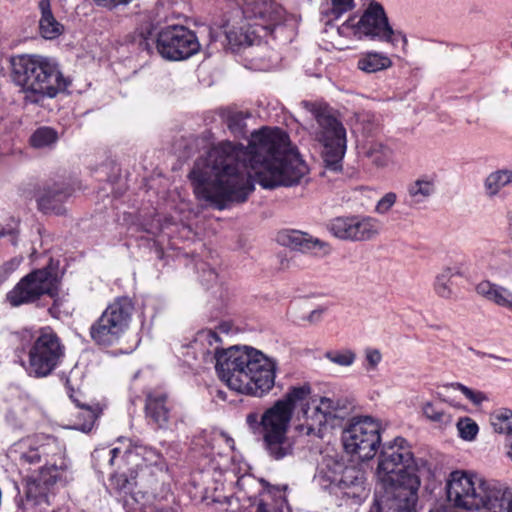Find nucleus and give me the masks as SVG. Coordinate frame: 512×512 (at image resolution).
I'll return each instance as SVG.
<instances>
[{
    "label": "nucleus",
    "mask_w": 512,
    "mask_h": 512,
    "mask_svg": "<svg viewBox=\"0 0 512 512\" xmlns=\"http://www.w3.org/2000/svg\"><path fill=\"white\" fill-rule=\"evenodd\" d=\"M381 230L380 220L367 215L336 217L329 224V231L336 238L352 242L373 240Z\"/></svg>",
    "instance_id": "17"
},
{
    "label": "nucleus",
    "mask_w": 512,
    "mask_h": 512,
    "mask_svg": "<svg viewBox=\"0 0 512 512\" xmlns=\"http://www.w3.org/2000/svg\"><path fill=\"white\" fill-rule=\"evenodd\" d=\"M72 194L71 189L64 185L55 184L48 188L38 200V206L44 213L63 214V202Z\"/></svg>",
    "instance_id": "20"
},
{
    "label": "nucleus",
    "mask_w": 512,
    "mask_h": 512,
    "mask_svg": "<svg viewBox=\"0 0 512 512\" xmlns=\"http://www.w3.org/2000/svg\"><path fill=\"white\" fill-rule=\"evenodd\" d=\"M435 192V183L428 178L417 179L409 185L408 194L413 203L425 202Z\"/></svg>",
    "instance_id": "28"
},
{
    "label": "nucleus",
    "mask_w": 512,
    "mask_h": 512,
    "mask_svg": "<svg viewBox=\"0 0 512 512\" xmlns=\"http://www.w3.org/2000/svg\"><path fill=\"white\" fill-rule=\"evenodd\" d=\"M314 481L346 504H360L368 496L364 472L332 456L323 458Z\"/></svg>",
    "instance_id": "6"
},
{
    "label": "nucleus",
    "mask_w": 512,
    "mask_h": 512,
    "mask_svg": "<svg viewBox=\"0 0 512 512\" xmlns=\"http://www.w3.org/2000/svg\"><path fill=\"white\" fill-rule=\"evenodd\" d=\"M483 498L481 510L484 512H512V487L490 479Z\"/></svg>",
    "instance_id": "19"
},
{
    "label": "nucleus",
    "mask_w": 512,
    "mask_h": 512,
    "mask_svg": "<svg viewBox=\"0 0 512 512\" xmlns=\"http://www.w3.org/2000/svg\"><path fill=\"white\" fill-rule=\"evenodd\" d=\"M58 274L47 266L36 269L24 276L16 286L8 292L6 299L13 307L32 303L42 295L54 297L58 289Z\"/></svg>",
    "instance_id": "14"
},
{
    "label": "nucleus",
    "mask_w": 512,
    "mask_h": 512,
    "mask_svg": "<svg viewBox=\"0 0 512 512\" xmlns=\"http://www.w3.org/2000/svg\"><path fill=\"white\" fill-rule=\"evenodd\" d=\"M10 455L21 465L45 462L37 473L27 477L25 495L28 505L47 512L54 485H66L73 480L65 445L53 436L35 435L15 443Z\"/></svg>",
    "instance_id": "4"
},
{
    "label": "nucleus",
    "mask_w": 512,
    "mask_h": 512,
    "mask_svg": "<svg viewBox=\"0 0 512 512\" xmlns=\"http://www.w3.org/2000/svg\"><path fill=\"white\" fill-rule=\"evenodd\" d=\"M111 485L118 491L128 493L133 490V487L136 485V482L134 480L128 479L127 476L124 474H119L112 476Z\"/></svg>",
    "instance_id": "41"
},
{
    "label": "nucleus",
    "mask_w": 512,
    "mask_h": 512,
    "mask_svg": "<svg viewBox=\"0 0 512 512\" xmlns=\"http://www.w3.org/2000/svg\"><path fill=\"white\" fill-rule=\"evenodd\" d=\"M364 155L378 168L387 167L393 159V151L381 142H370L365 146Z\"/></svg>",
    "instance_id": "26"
},
{
    "label": "nucleus",
    "mask_w": 512,
    "mask_h": 512,
    "mask_svg": "<svg viewBox=\"0 0 512 512\" xmlns=\"http://www.w3.org/2000/svg\"><path fill=\"white\" fill-rule=\"evenodd\" d=\"M230 329H231V326L229 323H221L218 327H217V330L218 331H215L218 335L219 333H224V334H229L230 332Z\"/></svg>",
    "instance_id": "50"
},
{
    "label": "nucleus",
    "mask_w": 512,
    "mask_h": 512,
    "mask_svg": "<svg viewBox=\"0 0 512 512\" xmlns=\"http://www.w3.org/2000/svg\"><path fill=\"white\" fill-rule=\"evenodd\" d=\"M308 166L288 134L280 128L263 127L251 134L248 146L221 142L198 158L189 173L197 199L219 210L243 203L254 190L300 183Z\"/></svg>",
    "instance_id": "1"
},
{
    "label": "nucleus",
    "mask_w": 512,
    "mask_h": 512,
    "mask_svg": "<svg viewBox=\"0 0 512 512\" xmlns=\"http://www.w3.org/2000/svg\"><path fill=\"white\" fill-rule=\"evenodd\" d=\"M366 361L368 362L367 370H374L382 360L381 352L378 349L367 348L365 350Z\"/></svg>",
    "instance_id": "45"
},
{
    "label": "nucleus",
    "mask_w": 512,
    "mask_h": 512,
    "mask_svg": "<svg viewBox=\"0 0 512 512\" xmlns=\"http://www.w3.org/2000/svg\"><path fill=\"white\" fill-rule=\"evenodd\" d=\"M53 305L49 308V312L53 317L59 318L61 314H68L70 306L68 305V301L65 297L57 296V291H55Z\"/></svg>",
    "instance_id": "40"
},
{
    "label": "nucleus",
    "mask_w": 512,
    "mask_h": 512,
    "mask_svg": "<svg viewBox=\"0 0 512 512\" xmlns=\"http://www.w3.org/2000/svg\"><path fill=\"white\" fill-rule=\"evenodd\" d=\"M331 14L334 19H338L343 13L351 10L354 6V0H331Z\"/></svg>",
    "instance_id": "43"
},
{
    "label": "nucleus",
    "mask_w": 512,
    "mask_h": 512,
    "mask_svg": "<svg viewBox=\"0 0 512 512\" xmlns=\"http://www.w3.org/2000/svg\"><path fill=\"white\" fill-rule=\"evenodd\" d=\"M457 429L462 439L471 441L478 433V425L472 419L465 417L457 422Z\"/></svg>",
    "instance_id": "35"
},
{
    "label": "nucleus",
    "mask_w": 512,
    "mask_h": 512,
    "mask_svg": "<svg viewBox=\"0 0 512 512\" xmlns=\"http://www.w3.org/2000/svg\"><path fill=\"white\" fill-rule=\"evenodd\" d=\"M166 400V394L160 392L150 393L146 398V416L158 428L166 427L169 421V408L166 405Z\"/></svg>",
    "instance_id": "22"
},
{
    "label": "nucleus",
    "mask_w": 512,
    "mask_h": 512,
    "mask_svg": "<svg viewBox=\"0 0 512 512\" xmlns=\"http://www.w3.org/2000/svg\"><path fill=\"white\" fill-rule=\"evenodd\" d=\"M120 452H121L120 449L117 447L112 448V449L100 448V449L94 450V452L92 453V457L94 459H107L109 465L112 466L114 464L116 457L118 456V454Z\"/></svg>",
    "instance_id": "44"
},
{
    "label": "nucleus",
    "mask_w": 512,
    "mask_h": 512,
    "mask_svg": "<svg viewBox=\"0 0 512 512\" xmlns=\"http://www.w3.org/2000/svg\"><path fill=\"white\" fill-rule=\"evenodd\" d=\"M132 0H94L98 6H102L108 9L116 8L120 5H127Z\"/></svg>",
    "instance_id": "47"
},
{
    "label": "nucleus",
    "mask_w": 512,
    "mask_h": 512,
    "mask_svg": "<svg viewBox=\"0 0 512 512\" xmlns=\"http://www.w3.org/2000/svg\"><path fill=\"white\" fill-rule=\"evenodd\" d=\"M476 292L487 301L512 311V292L507 288L490 281H481L476 286Z\"/></svg>",
    "instance_id": "23"
},
{
    "label": "nucleus",
    "mask_w": 512,
    "mask_h": 512,
    "mask_svg": "<svg viewBox=\"0 0 512 512\" xmlns=\"http://www.w3.org/2000/svg\"><path fill=\"white\" fill-rule=\"evenodd\" d=\"M325 357L332 363L339 366L348 367L351 366L356 358L355 353L352 350H333L325 353Z\"/></svg>",
    "instance_id": "34"
},
{
    "label": "nucleus",
    "mask_w": 512,
    "mask_h": 512,
    "mask_svg": "<svg viewBox=\"0 0 512 512\" xmlns=\"http://www.w3.org/2000/svg\"><path fill=\"white\" fill-rule=\"evenodd\" d=\"M73 401L79 408H81V411L79 412V417L84 419V422L82 424H77L75 428L82 432H90L98 417L97 410L89 405L80 404L76 399H73Z\"/></svg>",
    "instance_id": "33"
},
{
    "label": "nucleus",
    "mask_w": 512,
    "mask_h": 512,
    "mask_svg": "<svg viewBox=\"0 0 512 512\" xmlns=\"http://www.w3.org/2000/svg\"><path fill=\"white\" fill-rule=\"evenodd\" d=\"M397 201V195L394 192L386 193L376 204L375 212L384 215L390 211Z\"/></svg>",
    "instance_id": "39"
},
{
    "label": "nucleus",
    "mask_w": 512,
    "mask_h": 512,
    "mask_svg": "<svg viewBox=\"0 0 512 512\" xmlns=\"http://www.w3.org/2000/svg\"><path fill=\"white\" fill-rule=\"evenodd\" d=\"M133 310L130 298H116L91 325V339L95 344L105 347L118 342L129 327Z\"/></svg>",
    "instance_id": "10"
},
{
    "label": "nucleus",
    "mask_w": 512,
    "mask_h": 512,
    "mask_svg": "<svg viewBox=\"0 0 512 512\" xmlns=\"http://www.w3.org/2000/svg\"><path fill=\"white\" fill-rule=\"evenodd\" d=\"M226 124L229 130L234 134H240L245 127L244 117L241 112L229 111L226 116Z\"/></svg>",
    "instance_id": "37"
},
{
    "label": "nucleus",
    "mask_w": 512,
    "mask_h": 512,
    "mask_svg": "<svg viewBox=\"0 0 512 512\" xmlns=\"http://www.w3.org/2000/svg\"><path fill=\"white\" fill-rule=\"evenodd\" d=\"M143 512H175V511L171 508H161V509H155V510L143 511Z\"/></svg>",
    "instance_id": "54"
},
{
    "label": "nucleus",
    "mask_w": 512,
    "mask_h": 512,
    "mask_svg": "<svg viewBox=\"0 0 512 512\" xmlns=\"http://www.w3.org/2000/svg\"><path fill=\"white\" fill-rule=\"evenodd\" d=\"M261 483L263 485V491L260 494L261 499L256 512H270L269 507L282 512L284 505L287 503L285 495L287 486H271L263 480Z\"/></svg>",
    "instance_id": "24"
},
{
    "label": "nucleus",
    "mask_w": 512,
    "mask_h": 512,
    "mask_svg": "<svg viewBox=\"0 0 512 512\" xmlns=\"http://www.w3.org/2000/svg\"><path fill=\"white\" fill-rule=\"evenodd\" d=\"M310 398L309 384L292 386L262 414L263 447L270 458L282 460L293 454L294 441L287 436V432L297 406H300V411L296 430L308 436L321 437L323 427L337 417L336 413L340 408L338 401L328 397L310 401Z\"/></svg>",
    "instance_id": "2"
},
{
    "label": "nucleus",
    "mask_w": 512,
    "mask_h": 512,
    "mask_svg": "<svg viewBox=\"0 0 512 512\" xmlns=\"http://www.w3.org/2000/svg\"><path fill=\"white\" fill-rule=\"evenodd\" d=\"M242 12L251 21L240 28V33L230 30L226 34L229 48L258 45L272 34L283 20V9L271 0H243Z\"/></svg>",
    "instance_id": "7"
},
{
    "label": "nucleus",
    "mask_w": 512,
    "mask_h": 512,
    "mask_svg": "<svg viewBox=\"0 0 512 512\" xmlns=\"http://www.w3.org/2000/svg\"><path fill=\"white\" fill-rule=\"evenodd\" d=\"M38 9L40 11V35L47 40L58 38L63 33L64 26L54 17L50 0H40Z\"/></svg>",
    "instance_id": "21"
},
{
    "label": "nucleus",
    "mask_w": 512,
    "mask_h": 512,
    "mask_svg": "<svg viewBox=\"0 0 512 512\" xmlns=\"http://www.w3.org/2000/svg\"><path fill=\"white\" fill-rule=\"evenodd\" d=\"M129 456L140 457L143 464L137 466H154L159 471L163 472L167 469V464L163 456L154 448L148 446H135L134 450L128 452Z\"/></svg>",
    "instance_id": "27"
},
{
    "label": "nucleus",
    "mask_w": 512,
    "mask_h": 512,
    "mask_svg": "<svg viewBox=\"0 0 512 512\" xmlns=\"http://www.w3.org/2000/svg\"><path fill=\"white\" fill-rule=\"evenodd\" d=\"M510 46H511V48H512V40H511Z\"/></svg>",
    "instance_id": "58"
},
{
    "label": "nucleus",
    "mask_w": 512,
    "mask_h": 512,
    "mask_svg": "<svg viewBox=\"0 0 512 512\" xmlns=\"http://www.w3.org/2000/svg\"><path fill=\"white\" fill-rule=\"evenodd\" d=\"M411 447L402 437L384 443L376 476L380 491L369 512H413L420 479Z\"/></svg>",
    "instance_id": "5"
},
{
    "label": "nucleus",
    "mask_w": 512,
    "mask_h": 512,
    "mask_svg": "<svg viewBox=\"0 0 512 512\" xmlns=\"http://www.w3.org/2000/svg\"><path fill=\"white\" fill-rule=\"evenodd\" d=\"M157 50L169 61H183L200 50L196 34L183 25H170L157 35Z\"/></svg>",
    "instance_id": "16"
},
{
    "label": "nucleus",
    "mask_w": 512,
    "mask_h": 512,
    "mask_svg": "<svg viewBox=\"0 0 512 512\" xmlns=\"http://www.w3.org/2000/svg\"><path fill=\"white\" fill-rule=\"evenodd\" d=\"M10 64H50L45 57L36 54H19L10 58Z\"/></svg>",
    "instance_id": "38"
},
{
    "label": "nucleus",
    "mask_w": 512,
    "mask_h": 512,
    "mask_svg": "<svg viewBox=\"0 0 512 512\" xmlns=\"http://www.w3.org/2000/svg\"><path fill=\"white\" fill-rule=\"evenodd\" d=\"M508 220H509V236L512 240V212L509 213Z\"/></svg>",
    "instance_id": "55"
},
{
    "label": "nucleus",
    "mask_w": 512,
    "mask_h": 512,
    "mask_svg": "<svg viewBox=\"0 0 512 512\" xmlns=\"http://www.w3.org/2000/svg\"><path fill=\"white\" fill-rule=\"evenodd\" d=\"M423 414L430 421L438 424L440 427L451 424L452 417L446 413L438 404L427 402L422 407Z\"/></svg>",
    "instance_id": "32"
},
{
    "label": "nucleus",
    "mask_w": 512,
    "mask_h": 512,
    "mask_svg": "<svg viewBox=\"0 0 512 512\" xmlns=\"http://www.w3.org/2000/svg\"><path fill=\"white\" fill-rule=\"evenodd\" d=\"M512 182V171L497 170L488 175L484 186L486 194L490 197L495 196L499 191Z\"/></svg>",
    "instance_id": "29"
},
{
    "label": "nucleus",
    "mask_w": 512,
    "mask_h": 512,
    "mask_svg": "<svg viewBox=\"0 0 512 512\" xmlns=\"http://www.w3.org/2000/svg\"><path fill=\"white\" fill-rule=\"evenodd\" d=\"M507 446H508V451H507V455L509 456V458L512 460V436L509 437L508 439V443H507Z\"/></svg>",
    "instance_id": "53"
},
{
    "label": "nucleus",
    "mask_w": 512,
    "mask_h": 512,
    "mask_svg": "<svg viewBox=\"0 0 512 512\" xmlns=\"http://www.w3.org/2000/svg\"><path fill=\"white\" fill-rule=\"evenodd\" d=\"M278 242L301 252H313L323 254L329 253V246L326 242L299 230H286L278 235Z\"/></svg>",
    "instance_id": "18"
},
{
    "label": "nucleus",
    "mask_w": 512,
    "mask_h": 512,
    "mask_svg": "<svg viewBox=\"0 0 512 512\" xmlns=\"http://www.w3.org/2000/svg\"><path fill=\"white\" fill-rule=\"evenodd\" d=\"M489 480L475 473L453 471L450 473L445 487L447 501L455 508L481 510Z\"/></svg>",
    "instance_id": "12"
},
{
    "label": "nucleus",
    "mask_w": 512,
    "mask_h": 512,
    "mask_svg": "<svg viewBox=\"0 0 512 512\" xmlns=\"http://www.w3.org/2000/svg\"><path fill=\"white\" fill-rule=\"evenodd\" d=\"M453 386L458 389L474 405L479 406L483 402L488 401V396L482 391L473 390L461 383H455Z\"/></svg>",
    "instance_id": "36"
},
{
    "label": "nucleus",
    "mask_w": 512,
    "mask_h": 512,
    "mask_svg": "<svg viewBox=\"0 0 512 512\" xmlns=\"http://www.w3.org/2000/svg\"><path fill=\"white\" fill-rule=\"evenodd\" d=\"M490 422L495 432L512 436V410L502 408L495 411L490 417Z\"/></svg>",
    "instance_id": "30"
},
{
    "label": "nucleus",
    "mask_w": 512,
    "mask_h": 512,
    "mask_svg": "<svg viewBox=\"0 0 512 512\" xmlns=\"http://www.w3.org/2000/svg\"><path fill=\"white\" fill-rule=\"evenodd\" d=\"M358 64H392V59L382 53L367 52L358 60Z\"/></svg>",
    "instance_id": "42"
},
{
    "label": "nucleus",
    "mask_w": 512,
    "mask_h": 512,
    "mask_svg": "<svg viewBox=\"0 0 512 512\" xmlns=\"http://www.w3.org/2000/svg\"><path fill=\"white\" fill-rule=\"evenodd\" d=\"M474 352L479 357L488 356V357L496 359V360H500V361H503V362H508V359L503 358V357H499V356H496V355H493V354H487L485 352H480V351H474Z\"/></svg>",
    "instance_id": "51"
},
{
    "label": "nucleus",
    "mask_w": 512,
    "mask_h": 512,
    "mask_svg": "<svg viewBox=\"0 0 512 512\" xmlns=\"http://www.w3.org/2000/svg\"><path fill=\"white\" fill-rule=\"evenodd\" d=\"M65 345L58 334L49 326L40 328L32 336L28 348V362L25 367L29 376L44 378L51 375L65 357Z\"/></svg>",
    "instance_id": "9"
},
{
    "label": "nucleus",
    "mask_w": 512,
    "mask_h": 512,
    "mask_svg": "<svg viewBox=\"0 0 512 512\" xmlns=\"http://www.w3.org/2000/svg\"><path fill=\"white\" fill-rule=\"evenodd\" d=\"M247 480H248V481L253 482V479H251V478H247ZM245 481H246V479H245V478H242V479H240V480L238 481V484H239V485H243V484L245 483Z\"/></svg>",
    "instance_id": "56"
},
{
    "label": "nucleus",
    "mask_w": 512,
    "mask_h": 512,
    "mask_svg": "<svg viewBox=\"0 0 512 512\" xmlns=\"http://www.w3.org/2000/svg\"><path fill=\"white\" fill-rule=\"evenodd\" d=\"M300 105L310 112L318 123L315 139L322 145V158L326 168L332 171L342 169L346 152V130L331 113L326 104L302 101Z\"/></svg>",
    "instance_id": "8"
},
{
    "label": "nucleus",
    "mask_w": 512,
    "mask_h": 512,
    "mask_svg": "<svg viewBox=\"0 0 512 512\" xmlns=\"http://www.w3.org/2000/svg\"><path fill=\"white\" fill-rule=\"evenodd\" d=\"M197 340L207 343V354L215 360V369L231 390L241 394L261 397L275 384L276 363L252 347L222 349V340L213 330L198 333Z\"/></svg>",
    "instance_id": "3"
},
{
    "label": "nucleus",
    "mask_w": 512,
    "mask_h": 512,
    "mask_svg": "<svg viewBox=\"0 0 512 512\" xmlns=\"http://www.w3.org/2000/svg\"><path fill=\"white\" fill-rule=\"evenodd\" d=\"M323 312H324L323 308L315 309V310L311 311V313L307 317V320L310 322H317L320 320Z\"/></svg>",
    "instance_id": "48"
},
{
    "label": "nucleus",
    "mask_w": 512,
    "mask_h": 512,
    "mask_svg": "<svg viewBox=\"0 0 512 512\" xmlns=\"http://www.w3.org/2000/svg\"><path fill=\"white\" fill-rule=\"evenodd\" d=\"M12 79L26 91L54 97L70 84L56 66H13Z\"/></svg>",
    "instance_id": "13"
},
{
    "label": "nucleus",
    "mask_w": 512,
    "mask_h": 512,
    "mask_svg": "<svg viewBox=\"0 0 512 512\" xmlns=\"http://www.w3.org/2000/svg\"><path fill=\"white\" fill-rule=\"evenodd\" d=\"M246 422L251 430H253L254 432L256 430H260V433L262 434L261 418L259 419V416L257 413H255V412L249 413L246 416Z\"/></svg>",
    "instance_id": "46"
},
{
    "label": "nucleus",
    "mask_w": 512,
    "mask_h": 512,
    "mask_svg": "<svg viewBox=\"0 0 512 512\" xmlns=\"http://www.w3.org/2000/svg\"><path fill=\"white\" fill-rule=\"evenodd\" d=\"M381 424L370 416L353 417L342 432L345 451L361 461L372 459L381 444Z\"/></svg>",
    "instance_id": "11"
},
{
    "label": "nucleus",
    "mask_w": 512,
    "mask_h": 512,
    "mask_svg": "<svg viewBox=\"0 0 512 512\" xmlns=\"http://www.w3.org/2000/svg\"><path fill=\"white\" fill-rule=\"evenodd\" d=\"M215 39L213 38V36L211 35V42L208 44L207 48H206V53L208 55H211L214 50H213V43H214Z\"/></svg>",
    "instance_id": "52"
},
{
    "label": "nucleus",
    "mask_w": 512,
    "mask_h": 512,
    "mask_svg": "<svg viewBox=\"0 0 512 512\" xmlns=\"http://www.w3.org/2000/svg\"><path fill=\"white\" fill-rule=\"evenodd\" d=\"M337 31L345 37L369 36L384 41H390L393 35L383 6L375 1L368 5L361 17H350L337 28Z\"/></svg>",
    "instance_id": "15"
},
{
    "label": "nucleus",
    "mask_w": 512,
    "mask_h": 512,
    "mask_svg": "<svg viewBox=\"0 0 512 512\" xmlns=\"http://www.w3.org/2000/svg\"><path fill=\"white\" fill-rule=\"evenodd\" d=\"M455 276H462L459 267H444L435 277L433 288L436 295L443 299H452L455 296L452 281Z\"/></svg>",
    "instance_id": "25"
},
{
    "label": "nucleus",
    "mask_w": 512,
    "mask_h": 512,
    "mask_svg": "<svg viewBox=\"0 0 512 512\" xmlns=\"http://www.w3.org/2000/svg\"><path fill=\"white\" fill-rule=\"evenodd\" d=\"M387 67L388 66H359V68L365 73H375Z\"/></svg>",
    "instance_id": "49"
},
{
    "label": "nucleus",
    "mask_w": 512,
    "mask_h": 512,
    "mask_svg": "<svg viewBox=\"0 0 512 512\" xmlns=\"http://www.w3.org/2000/svg\"><path fill=\"white\" fill-rule=\"evenodd\" d=\"M7 233H10V230L6 231L4 228L0 229V237L6 235Z\"/></svg>",
    "instance_id": "57"
},
{
    "label": "nucleus",
    "mask_w": 512,
    "mask_h": 512,
    "mask_svg": "<svg viewBox=\"0 0 512 512\" xmlns=\"http://www.w3.org/2000/svg\"><path fill=\"white\" fill-rule=\"evenodd\" d=\"M58 140V133L51 127H40L30 137V143L35 148H45L54 145Z\"/></svg>",
    "instance_id": "31"
}]
</instances>
